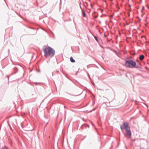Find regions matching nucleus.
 <instances>
[{"instance_id":"1","label":"nucleus","mask_w":149,"mask_h":149,"mask_svg":"<svg viewBox=\"0 0 149 149\" xmlns=\"http://www.w3.org/2000/svg\"><path fill=\"white\" fill-rule=\"evenodd\" d=\"M44 56L46 58L52 57L55 55V50L52 48L48 46H44L42 49Z\"/></svg>"},{"instance_id":"2","label":"nucleus","mask_w":149,"mask_h":149,"mask_svg":"<svg viewBox=\"0 0 149 149\" xmlns=\"http://www.w3.org/2000/svg\"><path fill=\"white\" fill-rule=\"evenodd\" d=\"M120 128L122 131L123 130H125L126 133L124 134L125 137L127 138H130L131 136V133L130 127L128 123L127 122L124 123L123 125L120 126Z\"/></svg>"},{"instance_id":"3","label":"nucleus","mask_w":149,"mask_h":149,"mask_svg":"<svg viewBox=\"0 0 149 149\" xmlns=\"http://www.w3.org/2000/svg\"><path fill=\"white\" fill-rule=\"evenodd\" d=\"M125 65L127 67L130 68H133L136 65V63L133 60H128L126 61Z\"/></svg>"},{"instance_id":"4","label":"nucleus","mask_w":149,"mask_h":149,"mask_svg":"<svg viewBox=\"0 0 149 149\" xmlns=\"http://www.w3.org/2000/svg\"><path fill=\"white\" fill-rule=\"evenodd\" d=\"M144 58V56L143 55H141L139 57V59L141 60H143Z\"/></svg>"},{"instance_id":"5","label":"nucleus","mask_w":149,"mask_h":149,"mask_svg":"<svg viewBox=\"0 0 149 149\" xmlns=\"http://www.w3.org/2000/svg\"><path fill=\"white\" fill-rule=\"evenodd\" d=\"M70 61L72 63H74L75 62V61L74 59L72 57H71L70 58Z\"/></svg>"},{"instance_id":"6","label":"nucleus","mask_w":149,"mask_h":149,"mask_svg":"<svg viewBox=\"0 0 149 149\" xmlns=\"http://www.w3.org/2000/svg\"><path fill=\"white\" fill-rule=\"evenodd\" d=\"M140 66H141L140 64H138V65L136 64V65H135V67H135V68H140Z\"/></svg>"},{"instance_id":"7","label":"nucleus","mask_w":149,"mask_h":149,"mask_svg":"<svg viewBox=\"0 0 149 149\" xmlns=\"http://www.w3.org/2000/svg\"><path fill=\"white\" fill-rule=\"evenodd\" d=\"M82 14L83 15V16L84 17H86V14L84 10H82Z\"/></svg>"},{"instance_id":"8","label":"nucleus","mask_w":149,"mask_h":149,"mask_svg":"<svg viewBox=\"0 0 149 149\" xmlns=\"http://www.w3.org/2000/svg\"><path fill=\"white\" fill-rule=\"evenodd\" d=\"M94 37L95 39L96 40V41L97 42H98V39L97 38V37L95 36H94Z\"/></svg>"},{"instance_id":"9","label":"nucleus","mask_w":149,"mask_h":149,"mask_svg":"<svg viewBox=\"0 0 149 149\" xmlns=\"http://www.w3.org/2000/svg\"><path fill=\"white\" fill-rule=\"evenodd\" d=\"M33 130L32 129H29V130H27L28 131H30V130Z\"/></svg>"}]
</instances>
